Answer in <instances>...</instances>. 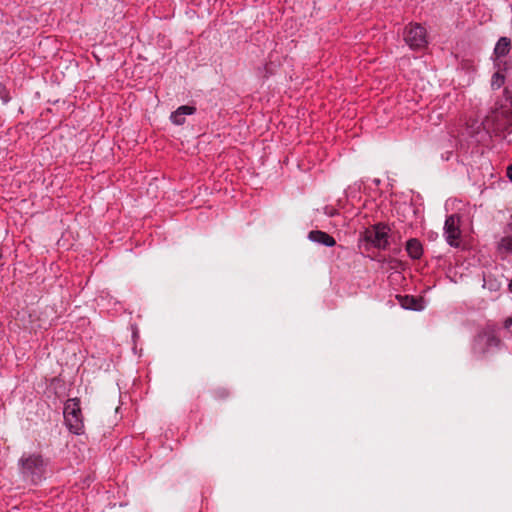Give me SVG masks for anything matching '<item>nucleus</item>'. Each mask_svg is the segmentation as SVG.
<instances>
[{
  "mask_svg": "<svg viewBox=\"0 0 512 512\" xmlns=\"http://www.w3.org/2000/svg\"><path fill=\"white\" fill-rule=\"evenodd\" d=\"M176 110L179 112V114H181L184 117L187 115H192L196 112V108L194 106L189 105H182L178 107Z\"/></svg>",
  "mask_w": 512,
  "mask_h": 512,
  "instance_id": "obj_14",
  "label": "nucleus"
},
{
  "mask_svg": "<svg viewBox=\"0 0 512 512\" xmlns=\"http://www.w3.org/2000/svg\"><path fill=\"white\" fill-rule=\"evenodd\" d=\"M64 419L70 432L80 435L84 430L82 411L80 400L78 398H70L64 405Z\"/></svg>",
  "mask_w": 512,
  "mask_h": 512,
  "instance_id": "obj_3",
  "label": "nucleus"
},
{
  "mask_svg": "<svg viewBox=\"0 0 512 512\" xmlns=\"http://www.w3.org/2000/svg\"><path fill=\"white\" fill-rule=\"evenodd\" d=\"M390 228L385 223H376L364 231V240L377 249L385 250L389 246Z\"/></svg>",
  "mask_w": 512,
  "mask_h": 512,
  "instance_id": "obj_4",
  "label": "nucleus"
},
{
  "mask_svg": "<svg viewBox=\"0 0 512 512\" xmlns=\"http://www.w3.org/2000/svg\"><path fill=\"white\" fill-rule=\"evenodd\" d=\"M507 177L512 181V165L507 168Z\"/></svg>",
  "mask_w": 512,
  "mask_h": 512,
  "instance_id": "obj_18",
  "label": "nucleus"
},
{
  "mask_svg": "<svg viewBox=\"0 0 512 512\" xmlns=\"http://www.w3.org/2000/svg\"><path fill=\"white\" fill-rule=\"evenodd\" d=\"M507 100L509 101L511 107H512V95L511 96H507Z\"/></svg>",
  "mask_w": 512,
  "mask_h": 512,
  "instance_id": "obj_20",
  "label": "nucleus"
},
{
  "mask_svg": "<svg viewBox=\"0 0 512 512\" xmlns=\"http://www.w3.org/2000/svg\"><path fill=\"white\" fill-rule=\"evenodd\" d=\"M504 80H505V78L501 73H499V72L494 73L492 76V81H491L492 88L499 89L504 84Z\"/></svg>",
  "mask_w": 512,
  "mask_h": 512,
  "instance_id": "obj_12",
  "label": "nucleus"
},
{
  "mask_svg": "<svg viewBox=\"0 0 512 512\" xmlns=\"http://www.w3.org/2000/svg\"><path fill=\"white\" fill-rule=\"evenodd\" d=\"M501 340L494 328L487 327L480 331L471 344V353L474 358H485L493 349L499 348Z\"/></svg>",
  "mask_w": 512,
  "mask_h": 512,
  "instance_id": "obj_2",
  "label": "nucleus"
},
{
  "mask_svg": "<svg viewBox=\"0 0 512 512\" xmlns=\"http://www.w3.org/2000/svg\"><path fill=\"white\" fill-rule=\"evenodd\" d=\"M500 254H512V235H506L500 239L497 245Z\"/></svg>",
  "mask_w": 512,
  "mask_h": 512,
  "instance_id": "obj_11",
  "label": "nucleus"
},
{
  "mask_svg": "<svg viewBox=\"0 0 512 512\" xmlns=\"http://www.w3.org/2000/svg\"><path fill=\"white\" fill-rule=\"evenodd\" d=\"M308 239L312 242L324 245L326 247H333L336 244L335 239L328 233L321 230H312L308 233Z\"/></svg>",
  "mask_w": 512,
  "mask_h": 512,
  "instance_id": "obj_7",
  "label": "nucleus"
},
{
  "mask_svg": "<svg viewBox=\"0 0 512 512\" xmlns=\"http://www.w3.org/2000/svg\"><path fill=\"white\" fill-rule=\"evenodd\" d=\"M47 465V460L39 453H24L18 461L22 478L33 485L45 479Z\"/></svg>",
  "mask_w": 512,
  "mask_h": 512,
  "instance_id": "obj_1",
  "label": "nucleus"
},
{
  "mask_svg": "<svg viewBox=\"0 0 512 512\" xmlns=\"http://www.w3.org/2000/svg\"><path fill=\"white\" fill-rule=\"evenodd\" d=\"M404 40L412 50H420L428 44L426 29L420 24H409L404 29Z\"/></svg>",
  "mask_w": 512,
  "mask_h": 512,
  "instance_id": "obj_5",
  "label": "nucleus"
},
{
  "mask_svg": "<svg viewBox=\"0 0 512 512\" xmlns=\"http://www.w3.org/2000/svg\"><path fill=\"white\" fill-rule=\"evenodd\" d=\"M511 41L507 37H501L494 48V54L497 58L506 56L510 51Z\"/></svg>",
  "mask_w": 512,
  "mask_h": 512,
  "instance_id": "obj_10",
  "label": "nucleus"
},
{
  "mask_svg": "<svg viewBox=\"0 0 512 512\" xmlns=\"http://www.w3.org/2000/svg\"><path fill=\"white\" fill-rule=\"evenodd\" d=\"M397 300L399 301V304L404 309L409 310H420L421 307L418 306L419 300L411 295H397Z\"/></svg>",
  "mask_w": 512,
  "mask_h": 512,
  "instance_id": "obj_9",
  "label": "nucleus"
},
{
  "mask_svg": "<svg viewBox=\"0 0 512 512\" xmlns=\"http://www.w3.org/2000/svg\"><path fill=\"white\" fill-rule=\"evenodd\" d=\"M0 99L4 104H7L11 99L9 90L2 83H0Z\"/></svg>",
  "mask_w": 512,
  "mask_h": 512,
  "instance_id": "obj_16",
  "label": "nucleus"
},
{
  "mask_svg": "<svg viewBox=\"0 0 512 512\" xmlns=\"http://www.w3.org/2000/svg\"><path fill=\"white\" fill-rule=\"evenodd\" d=\"M405 249L408 255L414 259H420L423 254V247L421 242L416 238H411L406 242Z\"/></svg>",
  "mask_w": 512,
  "mask_h": 512,
  "instance_id": "obj_8",
  "label": "nucleus"
},
{
  "mask_svg": "<svg viewBox=\"0 0 512 512\" xmlns=\"http://www.w3.org/2000/svg\"><path fill=\"white\" fill-rule=\"evenodd\" d=\"M508 229H509V232L512 235V216H511V222L508 224Z\"/></svg>",
  "mask_w": 512,
  "mask_h": 512,
  "instance_id": "obj_19",
  "label": "nucleus"
},
{
  "mask_svg": "<svg viewBox=\"0 0 512 512\" xmlns=\"http://www.w3.org/2000/svg\"><path fill=\"white\" fill-rule=\"evenodd\" d=\"M512 326V318H507L505 321H504V329H506L509 333H511L512 335V331H510V327Z\"/></svg>",
  "mask_w": 512,
  "mask_h": 512,
  "instance_id": "obj_17",
  "label": "nucleus"
},
{
  "mask_svg": "<svg viewBox=\"0 0 512 512\" xmlns=\"http://www.w3.org/2000/svg\"><path fill=\"white\" fill-rule=\"evenodd\" d=\"M230 395V392L225 387H218L213 391V396L215 399L224 400L228 398Z\"/></svg>",
  "mask_w": 512,
  "mask_h": 512,
  "instance_id": "obj_13",
  "label": "nucleus"
},
{
  "mask_svg": "<svg viewBox=\"0 0 512 512\" xmlns=\"http://www.w3.org/2000/svg\"><path fill=\"white\" fill-rule=\"evenodd\" d=\"M170 120L176 125H183L185 123V117L179 114L177 110L171 113Z\"/></svg>",
  "mask_w": 512,
  "mask_h": 512,
  "instance_id": "obj_15",
  "label": "nucleus"
},
{
  "mask_svg": "<svg viewBox=\"0 0 512 512\" xmlns=\"http://www.w3.org/2000/svg\"><path fill=\"white\" fill-rule=\"evenodd\" d=\"M459 223L460 217L457 214L449 215L444 223V236L446 242L452 247H458L459 245L457 242L461 235Z\"/></svg>",
  "mask_w": 512,
  "mask_h": 512,
  "instance_id": "obj_6",
  "label": "nucleus"
}]
</instances>
